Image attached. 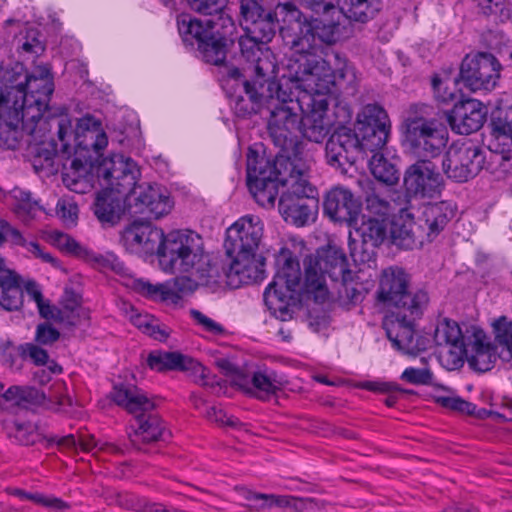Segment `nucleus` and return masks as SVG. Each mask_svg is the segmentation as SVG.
<instances>
[{
  "instance_id": "obj_1",
  "label": "nucleus",
  "mask_w": 512,
  "mask_h": 512,
  "mask_svg": "<svg viewBox=\"0 0 512 512\" xmlns=\"http://www.w3.org/2000/svg\"><path fill=\"white\" fill-rule=\"evenodd\" d=\"M285 27L280 29L286 46L293 55L286 65V73L274 91V98L266 101L270 111L268 131L274 143L285 147L300 129L302 112L312 104L311 93L331 92L337 82L344 80L350 68L346 59L333 53L331 59L318 55L322 45L334 44L339 36V25L308 17L292 2L280 3Z\"/></svg>"
},
{
  "instance_id": "obj_2",
  "label": "nucleus",
  "mask_w": 512,
  "mask_h": 512,
  "mask_svg": "<svg viewBox=\"0 0 512 512\" xmlns=\"http://www.w3.org/2000/svg\"><path fill=\"white\" fill-rule=\"evenodd\" d=\"M54 84L50 70L39 66L36 73L25 74L24 82L15 80L0 93V139L9 149H15L21 140L36 146L35 153L46 162L56 153L69 158L73 147L68 139L74 138L76 147L96 153L108 144L101 121L85 115L77 122L74 133L67 116L48 121L44 112L48 108Z\"/></svg>"
},
{
  "instance_id": "obj_3",
  "label": "nucleus",
  "mask_w": 512,
  "mask_h": 512,
  "mask_svg": "<svg viewBox=\"0 0 512 512\" xmlns=\"http://www.w3.org/2000/svg\"><path fill=\"white\" fill-rule=\"evenodd\" d=\"M162 271L175 274L174 290L167 284L153 285L143 279L133 281L135 291L149 298L163 300L173 296L180 298L192 290V244L189 230H173L162 233L161 243L156 251Z\"/></svg>"
},
{
  "instance_id": "obj_4",
  "label": "nucleus",
  "mask_w": 512,
  "mask_h": 512,
  "mask_svg": "<svg viewBox=\"0 0 512 512\" xmlns=\"http://www.w3.org/2000/svg\"><path fill=\"white\" fill-rule=\"evenodd\" d=\"M304 267L303 293L316 303H324L329 298L325 275L333 282H346L351 276L346 255L336 246L321 248L315 255L306 257Z\"/></svg>"
},
{
  "instance_id": "obj_5",
  "label": "nucleus",
  "mask_w": 512,
  "mask_h": 512,
  "mask_svg": "<svg viewBox=\"0 0 512 512\" xmlns=\"http://www.w3.org/2000/svg\"><path fill=\"white\" fill-rule=\"evenodd\" d=\"M430 115V106L413 104L404 122L406 144L413 154L425 159L439 156L448 143L447 129Z\"/></svg>"
},
{
  "instance_id": "obj_6",
  "label": "nucleus",
  "mask_w": 512,
  "mask_h": 512,
  "mask_svg": "<svg viewBox=\"0 0 512 512\" xmlns=\"http://www.w3.org/2000/svg\"><path fill=\"white\" fill-rule=\"evenodd\" d=\"M233 27L232 19L225 14H214L211 18L194 16V39L202 60L218 66L229 78L239 80L240 70L226 61L227 38L225 29Z\"/></svg>"
},
{
  "instance_id": "obj_7",
  "label": "nucleus",
  "mask_w": 512,
  "mask_h": 512,
  "mask_svg": "<svg viewBox=\"0 0 512 512\" xmlns=\"http://www.w3.org/2000/svg\"><path fill=\"white\" fill-rule=\"evenodd\" d=\"M276 275L265 289L263 298L271 313L285 321L291 317L292 295L300 285L301 270L299 262L288 250H282L276 258Z\"/></svg>"
},
{
  "instance_id": "obj_8",
  "label": "nucleus",
  "mask_w": 512,
  "mask_h": 512,
  "mask_svg": "<svg viewBox=\"0 0 512 512\" xmlns=\"http://www.w3.org/2000/svg\"><path fill=\"white\" fill-rule=\"evenodd\" d=\"M426 309V299L419 294L415 304L400 311H393L385 317L383 327L393 347L407 354H415L425 349L424 343L415 338V322Z\"/></svg>"
},
{
  "instance_id": "obj_9",
  "label": "nucleus",
  "mask_w": 512,
  "mask_h": 512,
  "mask_svg": "<svg viewBox=\"0 0 512 512\" xmlns=\"http://www.w3.org/2000/svg\"><path fill=\"white\" fill-rule=\"evenodd\" d=\"M247 185L259 205L273 207L281 185L275 162L250 150L247 155Z\"/></svg>"
},
{
  "instance_id": "obj_10",
  "label": "nucleus",
  "mask_w": 512,
  "mask_h": 512,
  "mask_svg": "<svg viewBox=\"0 0 512 512\" xmlns=\"http://www.w3.org/2000/svg\"><path fill=\"white\" fill-rule=\"evenodd\" d=\"M483 150L471 141L453 143L445 153L442 170L451 180L463 183L475 177L483 168Z\"/></svg>"
},
{
  "instance_id": "obj_11",
  "label": "nucleus",
  "mask_w": 512,
  "mask_h": 512,
  "mask_svg": "<svg viewBox=\"0 0 512 512\" xmlns=\"http://www.w3.org/2000/svg\"><path fill=\"white\" fill-rule=\"evenodd\" d=\"M502 66L489 52L470 53L462 60L460 77L471 91H491L500 78Z\"/></svg>"
},
{
  "instance_id": "obj_12",
  "label": "nucleus",
  "mask_w": 512,
  "mask_h": 512,
  "mask_svg": "<svg viewBox=\"0 0 512 512\" xmlns=\"http://www.w3.org/2000/svg\"><path fill=\"white\" fill-rule=\"evenodd\" d=\"M409 283V275L402 268L385 269L380 278L378 299L386 306L395 308V311H400L414 305L416 297L421 293L426 299L427 306L429 302L427 292L422 289L410 292Z\"/></svg>"
},
{
  "instance_id": "obj_13",
  "label": "nucleus",
  "mask_w": 512,
  "mask_h": 512,
  "mask_svg": "<svg viewBox=\"0 0 512 512\" xmlns=\"http://www.w3.org/2000/svg\"><path fill=\"white\" fill-rule=\"evenodd\" d=\"M97 175L105 189L126 196L136 187L140 170L131 158L115 154L103 160Z\"/></svg>"
},
{
  "instance_id": "obj_14",
  "label": "nucleus",
  "mask_w": 512,
  "mask_h": 512,
  "mask_svg": "<svg viewBox=\"0 0 512 512\" xmlns=\"http://www.w3.org/2000/svg\"><path fill=\"white\" fill-rule=\"evenodd\" d=\"M363 138L352 129L341 126L329 137L325 151L329 165L346 172L345 165L352 166L360 156L367 154L368 148L363 145Z\"/></svg>"
},
{
  "instance_id": "obj_15",
  "label": "nucleus",
  "mask_w": 512,
  "mask_h": 512,
  "mask_svg": "<svg viewBox=\"0 0 512 512\" xmlns=\"http://www.w3.org/2000/svg\"><path fill=\"white\" fill-rule=\"evenodd\" d=\"M272 39H258L251 33L245 32L239 38V47L242 56L249 63L245 68L247 78L263 81H275L277 65L275 56L269 49L263 50L260 44L270 42Z\"/></svg>"
},
{
  "instance_id": "obj_16",
  "label": "nucleus",
  "mask_w": 512,
  "mask_h": 512,
  "mask_svg": "<svg viewBox=\"0 0 512 512\" xmlns=\"http://www.w3.org/2000/svg\"><path fill=\"white\" fill-rule=\"evenodd\" d=\"M362 145L370 152L381 150L390 136L391 124L387 112L378 104H367L357 116Z\"/></svg>"
},
{
  "instance_id": "obj_17",
  "label": "nucleus",
  "mask_w": 512,
  "mask_h": 512,
  "mask_svg": "<svg viewBox=\"0 0 512 512\" xmlns=\"http://www.w3.org/2000/svg\"><path fill=\"white\" fill-rule=\"evenodd\" d=\"M202 241L199 235H196ZM194 246V287L203 286L212 290L226 287L227 263L219 253L209 251L203 242Z\"/></svg>"
},
{
  "instance_id": "obj_18",
  "label": "nucleus",
  "mask_w": 512,
  "mask_h": 512,
  "mask_svg": "<svg viewBox=\"0 0 512 512\" xmlns=\"http://www.w3.org/2000/svg\"><path fill=\"white\" fill-rule=\"evenodd\" d=\"M404 187L409 197L433 198L440 194L443 178L429 159H419L404 174Z\"/></svg>"
},
{
  "instance_id": "obj_19",
  "label": "nucleus",
  "mask_w": 512,
  "mask_h": 512,
  "mask_svg": "<svg viewBox=\"0 0 512 512\" xmlns=\"http://www.w3.org/2000/svg\"><path fill=\"white\" fill-rule=\"evenodd\" d=\"M262 237L261 219L255 215H245L226 230V254L257 253Z\"/></svg>"
},
{
  "instance_id": "obj_20",
  "label": "nucleus",
  "mask_w": 512,
  "mask_h": 512,
  "mask_svg": "<svg viewBox=\"0 0 512 512\" xmlns=\"http://www.w3.org/2000/svg\"><path fill=\"white\" fill-rule=\"evenodd\" d=\"M240 24L258 39H273L278 29L277 14L262 0H240Z\"/></svg>"
},
{
  "instance_id": "obj_21",
  "label": "nucleus",
  "mask_w": 512,
  "mask_h": 512,
  "mask_svg": "<svg viewBox=\"0 0 512 512\" xmlns=\"http://www.w3.org/2000/svg\"><path fill=\"white\" fill-rule=\"evenodd\" d=\"M163 230L149 221L134 220L121 232L120 242L125 250L137 255L156 254Z\"/></svg>"
},
{
  "instance_id": "obj_22",
  "label": "nucleus",
  "mask_w": 512,
  "mask_h": 512,
  "mask_svg": "<svg viewBox=\"0 0 512 512\" xmlns=\"http://www.w3.org/2000/svg\"><path fill=\"white\" fill-rule=\"evenodd\" d=\"M226 287L237 289L243 285L257 283L265 278L264 258L257 253L227 254Z\"/></svg>"
},
{
  "instance_id": "obj_23",
  "label": "nucleus",
  "mask_w": 512,
  "mask_h": 512,
  "mask_svg": "<svg viewBox=\"0 0 512 512\" xmlns=\"http://www.w3.org/2000/svg\"><path fill=\"white\" fill-rule=\"evenodd\" d=\"M329 93H311L312 104L302 112L299 130L309 141L321 143L330 131V120L326 115Z\"/></svg>"
},
{
  "instance_id": "obj_24",
  "label": "nucleus",
  "mask_w": 512,
  "mask_h": 512,
  "mask_svg": "<svg viewBox=\"0 0 512 512\" xmlns=\"http://www.w3.org/2000/svg\"><path fill=\"white\" fill-rule=\"evenodd\" d=\"M361 208L360 199L343 186L331 188L324 196V213L334 222H345L350 226L356 225Z\"/></svg>"
},
{
  "instance_id": "obj_25",
  "label": "nucleus",
  "mask_w": 512,
  "mask_h": 512,
  "mask_svg": "<svg viewBox=\"0 0 512 512\" xmlns=\"http://www.w3.org/2000/svg\"><path fill=\"white\" fill-rule=\"evenodd\" d=\"M232 381L245 393L264 401L276 396L286 383L282 376L269 369L256 371L251 377L237 372Z\"/></svg>"
},
{
  "instance_id": "obj_26",
  "label": "nucleus",
  "mask_w": 512,
  "mask_h": 512,
  "mask_svg": "<svg viewBox=\"0 0 512 512\" xmlns=\"http://www.w3.org/2000/svg\"><path fill=\"white\" fill-rule=\"evenodd\" d=\"M275 165L278 168L279 181L286 190L282 194L290 197L312 198L314 188L307 178V166L290 158L277 157Z\"/></svg>"
},
{
  "instance_id": "obj_27",
  "label": "nucleus",
  "mask_w": 512,
  "mask_h": 512,
  "mask_svg": "<svg viewBox=\"0 0 512 512\" xmlns=\"http://www.w3.org/2000/svg\"><path fill=\"white\" fill-rule=\"evenodd\" d=\"M487 109L476 99H467L454 105L446 113L451 129L461 135L478 131L486 120Z\"/></svg>"
},
{
  "instance_id": "obj_28",
  "label": "nucleus",
  "mask_w": 512,
  "mask_h": 512,
  "mask_svg": "<svg viewBox=\"0 0 512 512\" xmlns=\"http://www.w3.org/2000/svg\"><path fill=\"white\" fill-rule=\"evenodd\" d=\"M243 87L247 99L239 96L234 105L238 116L246 117L258 113L265 106L267 99L274 98V91L277 90V81H263L260 79L246 78Z\"/></svg>"
},
{
  "instance_id": "obj_29",
  "label": "nucleus",
  "mask_w": 512,
  "mask_h": 512,
  "mask_svg": "<svg viewBox=\"0 0 512 512\" xmlns=\"http://www.w3.org/2000/svg\"><path fill=\"white\" fill-rule=\"evenodd\" d=\"M135 206L137 213L146 214L150 218L159 219L168 214L172 208L170 198L158 185L147 184L134 188Z\"/></svg>"
},
{
  "instance_id": "obj_30",
  "label": "nucleus",
  "mask_w": 512,
  "mask_h": 512,
  "mask_svg": "<svg viewBox=\"0 0 512 512\" xmlns=\"http://www.w3.org/2000/svg\"><path fill=\"white\" fill-rule=\"evenodd\" d=\"M389 233L392 243L404 249H413L424 242L423 233L407 210H401L392 218Z\"/></svg>"
},
{
  "instance_id": "obj_31",
  "label": "nucleus",
  "mask_w": 512,
  "mask_h": 512,
  "mask_svg": "<svg viewBox=\"0 0 512 512\" xmlns=\"http://www.w3.org/2000/svg\"><path fill=\"white\" fill-rule=\"evenodd\" d=\"M454 214V209L447 202L424 205L418 218V230L430 241L444 229Z\"/></svg>"
},
{
  "instance_id": "obj_32",
  "label": "nucleus",
  "mask_w": 512,
  "mask_h": 512,
  "mask_svg": "<svg viewBox=\"0 0 512 512\" xmlns=\"http://www.w3.org/2000/svg\"><path fill=\"white\" fill-rule=\"evenodd\" d=\"M111 399L128 413L140 416L155 408L154 402L138 387L131 384H119L113 387Z\"/></svg>"
},
{
  "instance_id": "obj_33",
  "label": "nucleus",
  "mask_w": 512,
  "mask_h": 512,
  "mask_svg": "<svg viewBox=\"0 0 512 512\" xmlns=\"http://www.w3.org/2000/svg\"><path fill=\"white\" fill-rule=\"evenodd\" d=\"M125 195L108 189L98 192L94 202V214L103 226L119 223L125 212Z\"/></svg>"
},
{
  "instance_id": "obj_34",
  "label": "nucleus",
  "mask_w": 512,
  "mask_h": 512,
  "mask_svg": "<svg viewBox=\"0 0 512 512\" xmlns=\"http://www.w3.org/2000/svg\"><path fill=\"white\" fill-rule=\"evenodd\" d=\"M23 303L19 276L6 268L0 256V307L7 311L18 310Z\"/></svg>"
},
{
  "instance_id": "obj_35",
  "label": "nucleus",
  "mask_w": 512,
  "mask_h": 512,
  "mask_svg": "<svg viewBox=\"0 0 512 512\" xmlns=\"http://www.w3.org/2000/svg\"><path fill=\"white\" fill-rule=\"evenodd\" d=\"M3 196L13 213L24 224H29L42 210L39 202L32 197L31 192L20 187H14L9 192L4 193Z\"/></svg>"
},
{
  "instance_id": "obj_36",
  "label": "nucleus",
  "mask_w": 512,
  "mask_h": 512,
  "mask_svg": "<svg viewBox=\"0 0 512 512\" xmlns=\"http://www.w3.org/2000/svg\"><path fill=\"white\" fill-rule=\"evenodd\" d=\"M308 198L290 197L282 194L279 199V212L286 222L296 226H304L311 218V209L307 204Z\"/></svg>"
},
{
  "instance_id": "obj_37",
  "label": "nucleus",
  "mask_w": 512,
  "mask_h": 512,
  "mask_svg": "<svg viewBox=\"0 0 512 512\" xmlns=\"http://www.w3.org/2000/svg\"><path fill=\"white\" fill-rule=\"evenodd\" d=\"M145 414L146 413L135 418L137 428L134 434L131 435V441L133 443H152L163 440L165 427L162 420L155 414H148L147 416Z\"/></svg>"
},
{
  "instance_id": "obj_38",
  "label": "nucleus",
  "mask_w": 512,
  "mask_h": 512,
  "mask_svg": "<svg viewBox=\"0 0 512 512\" xmlns=\"http://www.w3.org/2000/svg\"><path fill=\"white\" fill-rule=\"evenodd\" d=\"M495 347L486 342L485 335L480 331L475 333L473 354L468 358L469 365L476 371H489L497 360Z\"/></svg>"
},
{
  "instance_id": "obj_39",
  "label": "nucleus",
  "mask_w": 512,
  "mask_h": 512,
  "mask_svg": "<svg viewBox=\"0 0 512 512\" xmlns=\"http://www.w3.org/2000/svg\"><path fill=\"white\" fill-rule=\"evenodd\" d=\"M147 365L154 371H184L188 369L186 365L190 360L177 351L153 350L148 354Z\"/></svg>"
},
{
  "instance_id": "obj_40",
  "label": "nucleus",
  "mask_w": 512,
  "mask_h": 512,
  "mask_svg": "<svg viewBox=\"0 0 512 512\" xmlns=\"http://www.w3.org/2000/svg\"><path fill=\"white\" fill-rule=\"evenodd\" d=\"M340 11L352 21L365 23L380 10L379 0H338Z\"/></svg>"
},
{
  "instance_id": "obj_41",
  "label": "nucleus",
  "mask_w": 512,
  "mask_h": 512,
  "mask_svg": "<svg viewBox=\"0 0 512 512\" xmlns=\"http://www.w3.org/2000/svg\"><path fill=\"white\" fill-rule=\"evenodd\" d=\"M50 319L69 326H76L89 320V311L79 304L76 296H73L72 299H66L63 302L61 309L54 307L53 317Z\"/></svg>"
},
{
  "instance_id": "obj_42",
  "label": "nucleus",
  "mask_w": 512,
  "mask_h": 512,
  "mask_svg": "<svg viewBox=\"0 0 512 512\" xmlns=\"http://www.w3.org/2000/svg\"><path fill=\"white\" fill-rule=\"evenodd\" d=\"M43 438L47 441L48 446L56 444L60 449H75L77 444H79L84 451H92L94 449L104 450L111 447L107 443L97 441L93 435H81L78 442L72 434L63 437L52 435Z\"/></svg>"
},
{
  "instance_id": "obj_43",
  "label": "nucleus",
  "mask_w": 512,
  "mask_h": 512,
  "mask_svg": "<svg viewBox=\"0 0 512 512\" xmlns=\"http://www.w3.org/2000/svg\"><path fill=\"white\" fill-rule=\"evenodd\" d=\"M378 151L372 152L373 156L369 161L370 171L378 181L388 186L395 185L399 181L400 176L398 169Z\"/></svg>"
},
{
  "instance_id": "obj_44",
  "label": "nucleus",
  "mask_w": 512,
  "mask_h": 512,
  "mask_svg": "<svg viewBox=\"0 0 512 512\" xmlns=\"http://www.w3.org/2000/svg\"><path fill=\"white\" fill-rule=\"evenodd\" d=\"M434 341L438 346H450L465 342L459 325L446 318L438 322L434 331Z\"/></svg>"
},
{
  "instance_id": "obj_45",
  "label": "nucleus",
  "mask_w": 512,
  "mask_h": 512,
  "mask_svg": "<svg viewBox=\"0 0 512 512\" xmlns=\"http://www.w3.org/2000/svg\"><path fill=\"white\" fill-rule=\"evenodd\" d=\"M386 220L383 218L370 217L363 221L356 232L363 241L379 246L386 236Z\"/></svg>"
},
{
  "instance_id": "obj_46",
  "label": "nucleus",
  "mask_w": 512,
  "mask_h": 512,
  "mask_svg": "<svg viewBox=\"0 0 512 512\" xmlns=\"http://www.w3.org/2000/svg\"><path fill=\"white\" fill-rule=\"evenodd\" d=\"M466 356V344L463 342L445 346L444 349L439 352V361L445 369L453 371L463 366Z\"/></svg>"
},
{
  "instance_id": "obj_47",
  "label": "nucleus",
  "mask_w": 512,
  "mask_h": 512,
  "mask_svg": "<svg viewBox=\"0 0 512 512\" xmlns=\"http://www.w3.org/2000/svg\"><path fill=\"white\" fill-rule=\"evenodd\" d=\"M2 398L11 407H27L38 400V391L29 387L11 386Z\"/></svg>"
},
{
  "instance_id": "obj_48",
  "label": "nucleus",
  "mask_w": 512,
  "mask_h": 512,
  "mask_svg": "<svg viewBox=\"0 0 512 512\" xmlns=\"http://www.w3.org/2000/svg\"><path fill=\"white\" fill-rule=\"evenodd\" d=\"M495 343L503 348L508 357H512V321L501 316L492 323Z\"/></svg>"
},
{
  "instance_id": "obj_49",
  "label": "nucleus",
  "mask_w": 512,
  "mask_h": 512,
  "mask_svg": "<svg viewBox=\"0 0 512 512\" xmlns=\"http://www.w3.org/2000/svg\"><path fill=\"white\" fill-rule=\"evenodd\" d=\"M432 88L434 98L440 104L447 105L456 99V83L448 77L443 79L435 75L432 78Z\"/></svg>"
},
{
  "instance_id": "obj_50",
  "label": "nucleus",
  "mask_w": 512,
  "mask_h": 512,
  "mask_svg": "<svg viewBox=\"0 0 512 512\" xmlns=\"http://www.w3.org/2000/svg\"><path fill=\"white\" fill-rule=\"evenodd\" d=\"M13 495L22 500H29L38 505L50 508L55 511L65 510L69 508V504L57 497L46 496L41 493H28L22 489H14L11 492Z\"/></svg>"
},
{
  "instance_id": "obj_51",
  "label": "nucleus",
  "mask_w": 512,
  "mask_h": 512,
  "mask_svg": "<svg viewBox=\"0 0 512 512\" xmlns=\"http://www.w3.org/2000/svg\"><path fill=\"white\" fill-rule=\"evenodd\" d=\"M491 138L490 145L495 150H500L501 152L512 150V133L508 132L507 128L504 127L502 119L492 123Z\"/></svg>"
},
{
  "instance_id": "obj_52",
  "label": "nucleus",
  "mask_w": 512,
  "mask_h": 512,
  "mask_svg": "<svg viewBox=\"0 0 512 512\" xmlns=\"http://www.w3.org/2000/svg\"><path fill=\"white\" fill-rule=\"evenodd\" d=\"M56 215L67 227L76 225L78 220V206L76 202L68 197H62L56 204Z\"/></svg>"
},
{
  "instance_id": "obj_53",
  "label": "nucleus",
  "mask_w": 512,
  "mask_h": 512,
  "mask_svg": "<svg viewBox=\"0 0 512 512\" xmlns=\"http://www.w3.org/2000/svg\"><path fill=\"white\" fill-rule=\"evenodd\" d=\"M235 490L247 502L246 506L250 510H269V494L254 492L245 487H235Z\"/></svg>"
},
{
  "instance_id": "obj_54",
  "label": "nucleus",
  "mask_w": 512,
  "mask_h": 512,
  "mask_svg": "<svg viewBox=\"0 0 512 512\" xmlns=\"http://www.w3.org/2000/svg\"><path fill=\"white\" fill-rule=\"evenodd\" d=\"M25 290L28 296L36 302L39 313L43 318L53 317L54 306H51L49 302L44 300L41 288L35 281H27L25 283Z\"/></svg>"
},
{
  "instance_id": "obj_55",
  "label": "nucleus",
  "mask_w": 512,
  "mask_h": 512,
  "mask_svg": "<svg viewBox=\"0 0 512 512\" xmlns=\"http://www.w3.org/2000/svg\"><path fill=\"white\" fill-rule=\"evenodd\" d=\"M400 379L412 385H430L433 382V373L427 367H408L402 372Z\"/></svg>"
},
{
  "instance_id": "obj_56",
  "label": "nucleus",
  "mask_w": 512,
  "mask_h": 512,
  "mask_svg": "<svg viewBox=\"0 0 512 512\" xmlns=\"http://www.w3.org/2000/svg\"><path fill=\"white\" fill-rule=\"evenodd\" d=\"M435 401L446 409L467 415L473 414L476 409V406L473 403H470L458 396H437Z\"/></svg>"
},
{
  "instance_id": "obj_57",
  "label": "nucleus",
  "mask_w": 512,
  "mask_h": 512,
  "mask_svg": "<svg viewBox=\"0 0 512 512\" xmlns=\"http://www.w3.org/2000/svg\"><path fill=\"white\" fill-rule=\"evenodd\" d=\"M194 324L201 328L207 338L222 336L225 333L220 323L196 310H194Z\"/></svg>"
},
{
  "instance_id": "obj_58",
  "label": "nucleus",
  "mask_w": 512,
  "mask_h": 512,
  "mask_svg": "<svg viewBox=\"0 0 512 512\" xmlns=\"http://www.w3.org/2000/svg\"><path fill=\"white\" fill-rule=\"evenodd\" d=\"M48 400L54 403L57 411L64 412L66 407L72 405L71 398L66 394V386L63 382H55L49 389Z\"/></svg>"
},
{
  "instance_id": "obj_59",
  "label": "nucleus",
  "mask_w": 512,
  "mask_h": 512,
  "mask_svg": "<svg viewBox=\"0 0 512 512\" xmlns=\"http://www.w3.org/2000/svg\"><path fill=\"white\" fill-rule=\"evenodd\" d=\"M17 246L24 248L26 252L31 254L33 257L41 259L43 262L50 263L55 268H60L59 261L50 253L45 252L39 242L35 240H28L24 237Z\"/></svg>"
},
{
  "instance_id": "obj_60",
  "label": "nucleus",
  "mask_w": 512,
  "mask_h": 512,
  "mask_svg": "<svg viewBox=\"0 0 512 512\" xmlns=\"http://www.w3.org/2000/svg\"><path fill=\"white\" fill-rule=\"evenodd\" d=\"M224 0H194V16L196 18H211L214 14H224Z\"/></svg>"
},
{
  "instance_id": "obj_61",
  "label": "nucleus",
  "mask_w": 512,
  "mask_h": 512,
  "mask_svg": "<svg viewBox=\"0 0 512 512\" xmlns=\"http://www.w3.org/2000/svg\"><path fill=\"white\" fill-rule=\"evenodd\" d=\"M42 437L34 424L22 423L16 425L15 438L22 445H33L39 442Z\"/></svg>"
},
{
  "instance_id": "obj_62",
  "label": "nucleus",
  "mask_w": 512,
  "mask_h": 512,
  "mask_svg": "<svg viewBox=\"0 0 512 512\" xmlns=\"http://www.w3.org/2000/svg\"><path fill=\"white\" fill-rule=\"evenodd\" d=\"M378 246L375 244L367 243V241L361 240V244L354 243L351 247V256L356 263L368 264L375 260V249Z\"/></svg>"
},
{
  "instance_id": "obj_63",
  "label": "nucleus",
  "mask_w": 512,
  "mask_h": 512,
  "mask_svg": "<svg viewBox=\"0 0 512 512\" xmlns=\"http://www.w3.org/2000/svg\"><path fill=\"white\" fill-rule=\"evenodd\" d=\"M206 417L221 426H227L230 428L237 429L241 426V422L238 418L227 415V413L221 408L217 406H211L206 411Z\"/></svg>"
},
{
  "instance_id": "obj_64",
  "label": "nucleus",
  "mask_w": 512,
  "mask_h": 512,
  "mask_svg": "<svg viewBox=\"0 0 512 512\" xmlns=\"http://www.w3.org/2000/svg\"><path fill=\"white\" fill-rule=\"evenodd\" d=\"M366 209L371 214L377 216L376 218H383L385 220L386 217L389 216L391 212L390 203L374 193L367 195Z\"/></svg>"
}]
</instances>
